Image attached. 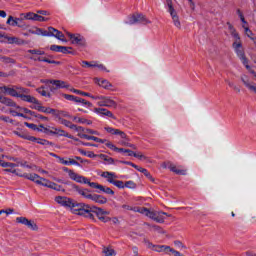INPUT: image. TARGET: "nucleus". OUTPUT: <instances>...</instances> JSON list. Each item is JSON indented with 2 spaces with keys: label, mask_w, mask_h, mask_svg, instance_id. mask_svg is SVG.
<instances>
[{
  "label": "nucleus",
  "mask_w": 256,
  "mask_h": 256,
  "mask_svg": "<svg viewBox=\"0 0 256 256\" xmlns=\"http://www.w3.org/2000/svg\"><path fill=\"white\" fill-rule=\"evenodd\" d=\"M84 139H87V141H95L96 143H106L107 142L106 139H101V138H98L95 136H89V135L84 136Z\"/></svg>",
  "instance_id": "31"
},
{
  "label": "nucleus",
  "mask_w": 256,
  "mask_h": 256,
  "mask_svg": "<svg viewBox=\"0 0 256 256\" xmlns=\"http://www.w3.org/2000/svg\"><path fill=\"white\" fill-rule=\"evenodd\" d=\"M27 53H30V55L36 57V55H45V51L41 50V49H32V50H28Z\"/></svg>",
  "instance_id": "33"
},
{
  "label": "nucleus",
  "mask_w": 256,
  "mask_h": 256,
  "mask_svg": "<svg viewBox=\"0 0 256 256\" xmlns=\"http://www.w3.org/2000/svg\"><path fill=\"white\" fill-rule=\"evenodd\" d=\"M82 67H95V61H92V62L82 61Z\"/></svg>",
  "instance_id": "53"
},
{
  "label": "nucleus",
  "mask_w": 256,
  "mask_h": 256,
  "mask_svg": "<svg viewBox=\"0 0 256 256\" xmlns=\"http://www.w3.org/2000/svg\"><path fill=\"white\" fill-rule=\"evenodd\" d=\"M6 159H9V161H14L16 163H14L15 165H18L20 167H25V165H27V162H23L21 161L19 158H15V157H11V156H6Z\"/></svg>",
  "instance_id": "30"
},
{
  "label": "nucleus",
  "mask_w": 256,
  "mask_h": 256,
  "mask_svg": "<svg viewBox=\"0 0 256 256\" xmlns=\"http://www.w3.org/2000/svg\"><path fill=\"white\" fill-rule=\"evenodd\" d=\"M175 251V249L171 248L170 246H165L164 247V252L165 253H173Z\"/></svg>",
  "instance_id": "62"
},
{
  "label": "nucleus",
  "mask_w": 256,
  "mask_h": 256,
  "mask_svg": "<svg viewBox=\"0 0 256 256\" xmlns=\"http://www.w3.org/2000/svg\"><path fill=\"white\" fill-rule=\"evenodd\" d=\"M48 31L50 33V37H55V35H57L59 30H57V29H55L53 27H48Z\"/></svg>",
  "instance_id": "52"
},
{
  "label": "nucleus",
  "mask_w": 256,
  "mask_h": 256,
  "mask_svg": "<svg viewBox=\"0 0 256 256\" xmlns=\"http://www.w3.org/2000/svg\"><path fill=\"white\" fill-rule=\"evenodd\" d=\"M85 133H86V135H87V133H88L89 135H101L98 131L93 130V129H89V128H86Z\"/></svg>",
  "instance_id": "55"
},
{
  "label": "nucleus",
  "mask_w": 256,
  "mask_h": 256,
  "mask_svg": "<svg viewBox=\"0 0 256 256\" xmlns=\"http://www.w3.org/2000/svg\"><path fill=\"white\" fill-rule=\"evenodd\" d=\"M37 92L42 95V97H50V94L45 91V88L44 87H40L37 89Z\"/></svg>",
  "instance_id": "43"
},
{
  "label": "nucleus",
  "mask_w": 256,
  "mask_h": 256,
  "mask_svg": "<svg viewBox=\"0 0 256 256\" xmlns=\"http://www.w3.org/2000/svg\"><path fill=\"white\" fill-rule=\"evenodd\" d=\"M71 91H72V93H76V95H82L84 97H91L90 93L83 92V91L78 90V89H72Z\"/></svg>",
  "instance_id": "40"
},
{
  "label": "nucleus",
  "mask_w": 256,
  "mask_h": 256,
  "mask_svg": "<svg viewBox=\"0 0 256 256\" xmlns=\"http://www.w3.org/2000/svg\"><path fill=\"white\" fill-rule=\"evenodd\" d=\"M155 251H157L158 253H161L162 251H165V245L156 246Z\"/></svg>",
  "instance_id": "61"
},
{
  "label": "nucleus",
  "mask_w": 256,
  "mask_h": 256,
  "mask_svg": "<svg viewBox=\"0 0 256 256\" xmlns=\"http://www.w3.org/2000/svg\"><path fill=\"white\" fill-rule=\"evenodd\" d=\"M124 187H127L128 189H135V187H137V185L133 181H127L125 183Z\"/></svg>",
  "instance_id": "49"
},
{
  "label": "nucleus",
  "mask_w": 256,
  "mask_h": 256,
  "mask_svg": "<svg viewBox=\"0 0 256 256\" xmlns=\"http://www.w3.org/2000/svg\"><path fill=\"white\" fill-rule=\"evenodd\" d=\"M33 103V109H36V111H39V109H41V103L39 102V100L36 99V102H32Z\"/></svg>",
  "instance_id": "58"
},
{
  "label": "nucleus",
  "mask_w": 256,
  "mask_h": 256,
  "mask_svg": "<svg viewBox=\"0 0 256 256\" xmlns=\"http://www.w3.org/2000/svg\"><path fill=\"white\" fill-rule=\"evenodd\" d=\"M69 177L70 179H72V181H76V183H88L87 178H85V176H81L77 173H75V171H69Z\"/></svg>",
  "instance_id": "17"
},
{
  "label": "nucleus",
  "mask_w": 256,
  "mask_h": 256,
  "mask_svg": "<svg viewBox=\"0 0 256 256\" xmlns=\"http://www.w3.org/2000/svg\"><path fill=\"white\" fill-rule=\"evenodd\" d=\"M94 81L99 87H103V89H111V87H113V84L105 79L94 78Z\"/></svg>",
  "instance_id": "23"
},
{
  "label": "nucleus",
  "mask_w": 256,
  "mask_h": 256,
  "mask_svg": "<svg viewBox=\"0 0 256 256\" xmlns=\"http://www.w3.org/2000/svg\"><path fill=\"white\" fill-rule=\"evenodd\" d=\"M58 160L62 165H79V162L73 158H68L65 160V158L58 157Z\"/></svg>",
  "instance_id": "27"
},
{
  "label": "nucleus",
  "mask_w": 256,
  "mask_h": 256,
  "mask_svg": "<svg viewBox=\"0 0 256 256\" xmlns=\"http://www.w3.org/2000/svg\"><path fill=\"white\" fill-rule=\"evenodd\" d=\"M0 103H2V105H6V107H13L14 109H16V111H24L25 113L29 112V110L19 107L17 103H15V101L5 96H2V98H0Z\"/></svg>",
  "instance_id": "13"
},
{
  "label": "nucleus",
  "mask_w": 256,
  "mask_h": 256,
  "mask_svg": "<svg viewBox=\"0 0 256 256\" xmlns=\"http://www.w3.org/2000/svg\"><path fill=\"white\" fill-rule=\"evenodd\" d=\"M118 152L119 153H128L129 157H133V155H135V152H133L132 150H129V149L119 148Z\"/></svg>",
  "instance_id": "44"
},
{
  "label": "nucleus",
  "mask_w": 256,
  "mask_h": 256,
  "mask_svg": "<svg viewBox=\"0 0 256 256\" xmlns=\"http://www.w3.org/2000/svg\"><path fill=\"white\" fill-rule=\"evenodd\" d=\"M95 213L100 221L107 223L111 221V218L105 217L104 215H109V211H105L102 208L91 206L89 204H84L82 212L80 213L81 217H87L88 219H95L93 215Z\"/></svg>",
  "instance_id": "2"
},
{
  "label": "nucleus",
  "mask_w": 256,
  "mask_h": 256,
  "mask_svg": "<svg viewBox=\"0 0 256 256\" xmlns=\"http://www.w3.org/2000/svg\"><path fill=\"white\" fill-rule=\"evenodd\" d=\"M132 157H136L137 159H140V160L147 159V156L143 155V153L141 152H138V153L134 152Z\"/></svg>",
  "instance_id": "50"
},
{
  "label": "nucleus",
  "mask_w": 256,
  "mask_h": 256,
  "mask_svg": "<svg viewBox=\"0 0 256 256\" xmlns=\"http://www.w3.org/2000/svg\"><path fill=\"white\" fill-rule=\"evenodd\" d=\"M1 167H10V169H13L15 167H19V164L11 163V162H0Z\"/></svg>",
  "instance_id": "37"
},
{
  "label": "nucleus",
  "mask_w": 256,
  "mask_h": 256,
  "mask_svg": "<svg viewBox=\"0 0 256 256\" xmlns=\"http://www.w3.org/2000/svg\"><path fill=\"white\" fill-rule=\"evenodd\" d=\"M228 29L234 38V42L232 44V47L239 57L240 61L242 63L247 64V57L245 56V50L243 49V44L241 43V37L239 36V33H237V30L234 29L233 25L231 23H227Z\"/></svg>",
  "instance_id": "3"
},
{
  "label": "nucleus",
  "mask_w": 256,
  "mask_h": 256,
  "mask_svg": "<svg viewBox=\"0 0 256 256\" xmlns=\"http://www.w3.org/2000/svg\"><path fill=\"white\" fill-rule=\"evenodd\" d=\"M128 25H135V23H143L144 25H147V23H151V21L147 20V17L143 14H133L129 17Z\"/></svg>",
  "instance_id": "11"
},
{
  "label": "nucleus",
  "mask_w": 256,
  "mask_h": 256,
  "mask_svg": "<svg viewBox=\"0 0 256 256\" xmlns=\"http://www.w3.org/2000/svg\"><path fill=\"white\" fill-rule=\"evenodd\" d=\"M62 46L59 45H51L50 51H55L56 53H61Z\"/></svg>",
  "instance_id": "48"
},
{
  "label": "nucleus",
  "mask_w": 256,
  "mask_h": 256,
  "mask_svg": "<svg viewBox=\"0 0 256 256\" xmlns=\"http://www.w3.org/2000/svg\"><path fill=\"white\" fill-rule=\"evenodd\" d=\"M73 121H75V123L85 124L86 119H85V118H81V117L74 116V117H73Z\"/></svg>",
  "instance_id": "51"
},
{
  "label": "nucleus",
  "mask_w": 256,
  "mask_h": 256,
  "mask_svg": "<svg viewBox=\"0 0 256 256\" xmlns=\"http://www.w3.org/2000/svg\"><path fill=\"white\" fill-rule=\"evenodd\" d=\"M0 91L4 95H9L10 97H19L21 93H29V89L19 85H2L0 86Z\"/></svg>",
  "instance_id": "5"
},
{
  "label": "nucleus",
  "mask_w": 256,
  "mask_h": 256,
  "mask_svg": "<svg viewBox=\"0 0 256 256\" xmlns=\"http://www.w3.org/2000/svg\"><path fill=\"white\" fill-rule=\"evenodd\" d=\"M69 49H71V47L62 46L60 53H64V54L71 53L69 52Z\"/></svg>",
  "instance_id": "60"
},
{
  "label": "nucleus",
  "mask_w": 256,
  "mask_h": 256,
  "mask_svg": "<svg viewBox=\"0 0 256 256\" xmlns=\"http://www.w3.org/2000/svg\"><path fill=\"white\" fill-rule=\"evenodd\" d=\"M14 135H17V137H20L21 139H26L27 141H37V138L30 136L27 134V132L23 130H15L13 131Z\"/></svg>",
  "instance_id": "18"
},
{
  "label": "nucleus",
  "mask_w": 256,
  "mask_h": 256,
  "mask_svg": "<svg viewBox=\"0 0 256 256\" xmlns=\"http://www.w3.org/2000/svg\"><path fill=\"white\" fill-rule=\"evenodd\" d=\"M40 131L41 133H45L46 135H59V137H68V139H73V136L65 130H62L60 128H55L53 126H44L43 124H40Z\"/></svg>",
  "instance_id": "6"
},
{
  "label": "nucleus",
  "mask_w": 256,
  "mask_h": 256,
  "mask_svg": "<svg viewBox=\"0 0 256 256\" xmlns=\"http://www.w3.org/2000/svg\"><path fill=\"white\" fill-rule=\"evenodd\" d=\"M102 253L104 256H115L117 253L115 252V249H113L111 246L104 247L102 250Z\"/></svg>",
  "instance_id": "29"
},
{
  "label": "nucleus",
  "mask_w": 256,
  "mask_h": 256,
  "mask_svg": "<svg viewBox=\"0 0 256 256\" xmlns=\"http://www.w3.org/2000/svg\"><path fill=\"white\" fill-rule=\"evenodd\" d=\"M105 131L109 133L110 135H119L121 139H127V134L119 129H115L109 126L104 127Z\"/></svg>",
  "instance_id": "15"
},
{
  "label": "nucleus",
  "mask_w": 256,
  "mask_h": 256,
  "mask_svg": "<svg viewBox=\"0 0 256 256\" xmlns=\"http://www.w3.org/2000/svg\"><path fill=\"white\" fill-rule=\"evenodd\" d=\"M163 215L171 217V215L167 214L166 212H155L151 210L148 212L149 219L156 221V223H165V217H163Z\"/></svg>",
  "instance_id": "12"
},
{
  "label": "nucleus",
  "mask_w": 256,
  "mask_h": 256,
  "mask_svg": "<svg viewBox=\"0 0 256 256\" xmlns=\"http://www.w3.org/2000/svg\"><path fill=\"white\" fill-rule=\"evenodd\" d=\"M100 191H102V193H106V195H115V191H113L111 188L107 186L101 185Z\"/></svg>",
  "instance_id": "34"
},
{
  "label": "nucleus",
  "mask_w": 256,
  "mask_h": 256,
  "mask_svg": "<svg viewBox=\"0 0 256 256\" xmlns=\"http://www.w3.org/2000/svg\"><path fill=\"white\" fill-rule=\"evenodd\" d=\"M247 76H241V81L243 83V85H245V87H247V89H249V91H251V93H254L256 95V84L255 82H249V79L246 78Z\"/></svg>",
  "instance_id": "16"
},
{
  "label": "nucleus",
  "mask_w": 256,
  "mask_h": 256,
  "mask_svg": "<svg viewBox=\"0 0 256 256\" xmlns=\"http://www.w3.org/2000/svg\"><path fill=\"white\" fill-rule=\"evenodd\" d=\"M5 43H9V45H25V40L15 36H6Z\"/></svg>",
  "instance_id": "20"
},
{
  "label": "nucleus",
  "mask_w": 256,
  "mask_h": 256,
  "mask_svg": "<svg viewBox=\"0 0 256 256\" xmlns=\"http://www.w3.org/2000/svg\"><path fill=\"white\" fill-rule=\"evenodd\" d=\"M33 15H34L33 12L26 13V20L33 21Z\"/></svg>",
  "instance_id": "64"
},
{
  "label": "nucleus",
  "mask_w": 256,
  "mask_h": 256,
  "mask_svg": "<svg viewBox=\"0 0 256 256\" xmlns=\"http://www.w3.org/2000/svg\"><path fill=\"white\" fill-rule=\"evenodd\" d=\"M243 28L245 30V35H247V37H249L252 41H255V38L252 37L253 32L249 29V27L243 26Z\"/></svg>",
  "instance_id": "42"
},
{
  "label": "nucleus",
  "mask_w": 256,
  "mask_h": 256,
  "mask_svg": "<svg viewBox=\"0 0 256 256\" xmlns=\"http://www.w3.org/2000/svg\"><path fill=\"white\" fill-rule=\"evenodd\" d=\"M140 173H143V175H145V177H147V179L152 181V183L155 182V178H153V176L151 175V173H149V171H147V169H145V168L140 169Z\"/></svg>",
  "instance_id": "35"
},
{
  "label": "nucleus",
  "mask_w": 256,
  "mask_h": 256,
  "mask_svg": "<svg viewBox=\"0 0 256 256\" xmlns=\"http://www.w3.org/2000/svg\"><path fill=\"white\" fill-rule=\"evenodd\" d=\"M94 113H97L98 115H102L104 117H110V119H116L115 115H113V112L105 108H94Z\"/></svg>",
  "instance_id": "21"
},
{
  "label": "nucleus",
  "mask_w": 256,
  "mask_h": 256,
  "mask_svg": "<svg viewBox=\"0 0 256 256\" xmlns=\"http://www.w3.org/2000/svg\"><path fill=\"white\" fill-rule=\"evenodd\" d=\"M30 59L32 60V61H43V62H45V60H43V59H47V58H45V57H41V56H39V57H37V56H30Z\"/></svg>",
  "instance_id": "57"
},
{
  "label": "nucleus",
  "mask_w": 256,
  "mask_h": 256,
  "mask_svg": "<svg viewBox=\"0 0 256 256\" xmlns=\"http://www.w3.org/2000/svg\"><path fill=\"white\" fill-rule=\"evenodd\" d=\"M150 227L153 231H156V233L165 234V230H163V228H161V226L154 225V226H150Z\"/></svg>",
  "instance_id": "45"
},
{
  "label": "nucleus",
  "mask_w": 256,
  "mask_h": 256,
  "mask_svg": "<svg viewBox=\"0 0 256 256\" xmlns=\"http://www.w3.org/2000/svg\"><path fill=\"white\" fill-rule=\"evenodd\" d=\"M63 97L66 98L67 101H74L75 99L74 95H69V94H64Z\"/></svg>",
  "instance_id": "63"
},
{
  "label": "nucleus",
  "mask_w": 256,
  "mask_h": 256,
  "mask_svg": "<svg viewBox=\"0 0 256 256\" xmlns=\"http://www.w3.org/2000/svg\"><path fill=\"white\" fill-rule=\"evenodd\" d=\"M66 35H68L74 45H85V38L80 34H71L70 32H66Z\"/></svg>",
  "instance_id": "14"
},
{
  "label": "nucleus",
  "mask_w": 256,
  "mask_h": 256,
  "mask_svg": "<svg viewBox=\"0 0 256 256\" xmlns=\"http://www.w3.org/2000/svg\"><path fill=\"white\" fill-rule=\"evenodd\" d=\"M42 83H46V85H48V83L54 85L50 87V91H55L57 89H67V87H69V84L62 80H42Z\"/></svg>",
  "instance_id": "8"
},
{
  "label": "nucleus",
  "mask_w": 256,
  "mask_h": 256,
  "mask_svg": "<svg viewBox=\"0 0 256 256\" xmlns=\"http://www.w3.org/2000/svg\"><path fill=\"white\" fill-rule=\"evenodd\" d=\"M55 201L59 205H62V207H69L74 215H81L83 207L85 206V203L75 202L71 198L63 196H56Z\"/></svg>",
  "instance_id": "4"
},
{
  "label": "nucleus",
  "mask_w": 256,
  "mask_h": 256,
  "mask_svg": "<svg viewBox=\"0 0 256 256\" xmlns=\"http://www.w3.org/2000/svg\"><path fill=\"white\" fill-rule=\"evenodd\" d=\"M98 99V107H111L113 109H117V102L111 99V97L100 96Z\"/></svg>",
  "instance_id": "9"
},
{
  "label": "nucleus",
  "mask_w": 256,
  "mask_h": 256,
  "mask_svg": "<svg viewBox=\"0 0 256 256\" xmlns=\"http://www.w3.org/2000/svg\"><path fill=\"white\" fill-rule=\"evenodd\" d=\"M101 177H103L104 179H107L108 183H113L115 181V179H117V175L113 172H103L101 174Z\"/></svg>",
  "instance_id": "25"
},
{
  "label": "nucleus",
  "mask_w": 256,
  "mask_h": 256,
  "mask_svg": "<svg viewBox=\"0 0 256 256\" xmlns=\"http://www.w3.org/2000/svg\"><path fill=\"white\" fill-rule=\"evenodd\" d=\"M24 125H26V127H29V129H32L33 131H43V129H40V126H37L35 124L25 122Z\"/></svg>",
  "instance_id": "38"
},
{
  "label": "nucleus",
  "mask_w": 256,
  "mask_h": 256,
  "mask_svg": "<svg viewBox=\"0 0 256 256\" xmlns=\"http://www.w3.org/2000/svg\"><path fill=\"white\" fill-rule=\"evenodd\" d=\"M73 189L76 191V193L84 197V199H90L91 192L89 191V189H82L77 185H73Z\"/></svg>",
  "instance_id": "22"
},
{
  "label": "nucleus",
  "mask_w": 256,
  "mask_h": 256,
  "mask_svg": "<svg viewBox=\"0 0 256 256\" xmlns=\"http://www.w3.org/2000/svg\"><path fill=\"white\" fill-rule=\"evenodd\" d=\"M167 5L168 12L171 15L174 26L177 27V29H181V20L179 19V14H177V11L175 10V8H173V2L171 0H168Z\"/></svg>",
  "instance_id": "7"
},
{
  "label": "nucleus",
  "mask_w": 256,
  "mask_h": 256,
  "mask_svg": "<svg viewBox=\"0 0 256 256\" xmlns=\"http://www.w3.org/2000/svg\"><path fill=\"white\" fill-rule=\"evenodd\" d=\"M112 185H115V187H118V189H124L125 184L121 180H114Z\"/></svg>",
  "instance_id": "41"
},
{
  "label": "nucleus",
  "mask_w": 256,
  "mask_h": 256,
  "mask_svg": "<svg viewBox=\"0 0 256 256\" xmlns=\"http://www.w3.org/2000/svg\"><path fill=\"white\" fill-rule=\"evenodd\" d=\"M8 173H14L15 175H18L19 177H24V179H28L29 181H33V183H36L37 185H42V187H48V189H54V191H62L61 185H58L55 182H51V180H47L38 174L32 173H24L19 174L16 169H5Z\"/></svg>",
  "instance_id": "1"
},
{
  "label": "nucleus",
  "mask_w": 256,
  "mask_h": 256,
  "mask_svg": "<svg viewBox=\"0 0 256 256\" xmlns=\"http://www.w3.org/2000/svg\"><path fill=\"white\" fill-rule=\"evenodd\" d=\"M0 121H4V123H13V119H10L9 116L0 115Z\"/></svg>",
  "instance_id": "47"
},
{
  "label": "nucleus",
  "mask_w": 256,
  "mask_h": 256,
  "mask_svg": "<svg viewBox=\"0 0 256 256\" xmlns=\"http://www.w3.org/2000/svg\"><path fill=\"white\" fill-rule=\"evenodd\" d=\"M106 147L112 149V151H119V148L115 146L113 143L106 140Z\"/></svg>",
  "instance_id": "46"
},
{
  "label": "nucleus",
  "mask_w": 256,
  "mask_h": 256,
  "mask_svg": "<svg viewBox=\"0 0 256 256\" xmlns=\"http://www.w3.org/2000/svg\"><path fill=\"white\" fill-rule=\"evenodd\" d=\"M89 200L98 203V205H105L107 203V198L98 194H90Z\"/></svg>",
  "instance_id": "19"
},
{
  "label": "nucleus",
  "mask_w": 256,
  "mask_h": 256,
  "mask_svg": "<svg viewBox=\"0 0 256 256\" xmlns=\"http://www.w3.org/2000/svg\"><path fill=\"white\" fill-rule=\"evenodd\" d=\"M16 223H20L21 225H25L28 227V229H31L32 231H39V226H37V223L33 220H29L26 217H17Z\"/></svg>",
  "instance_id": "10"
},
{
  "label": "nucleus",
  "mask_w": 256,
  "mask_h": 256,
  "mask_svg": "<svg viewBox=\"0 0 256 256\" xmlns=\"http://www.w3.org/2000/svg\"><path fill=\"white\" fill-rule=\"evenodd\" d=\"M168 165H169L170 171H172L173 173H176V175H187V170L179 169L173 163L168 162Z\"/></svg>",
  "instance_id": "26"
},
{
  "label": "nucleus",
  "mask_w": 256,
  "mask_h": 256,
  "mask_svg": "<svg viewBox=\"0 0 256 256\" xmlns=\"http://www.w3.org/2000/svg\"><path fill=\"white\" fill-rule=\"evenodd\" d=\"M56 39H59V41H63L64 43H67V40L65 39V35L63 32L58 30V33L54 34Z\"/></svg>",
  "instance_id": "39"
},
{
  "label": "nucleus",
  "mask_w": 256,
  "mask_h": 256,
  "mask_svg": "<svg viewBox=\"0 0 256 256\" xmlns=\"http://www.w3.org/2000/svg\"><path fill=\"white\" fill-rule=\"evenodd\" d=\"M149 209L145 208V207H141L140 213L141 215H145L146 217H148L149 215Z\"/></svg>",
  "instance_id": "59"
},
{
  "label": "nucleus",
  "mask_w": 256,
  "mask_h": 256,
  "mask_svg": "<svg viewBox=\"0 0 256 256\" xmlns=\"http://www.w3.org/2000/svg\"><path fill=\"white\" fill-rule=\"evenodd\" d=\"M42 61H44V63H50L52 65H61V62L59 61H54V60H49L48 58L43 59Z\"/></svg>",
  "instance_id": "56"
},
{
  "label": "nucleus",
  "mask_w": 256,
  "mask_h": 256,
  "mask_svg": "<svg viewBox=\"0 0 256 256\" xmlns=\"http://www.w3.org/2000/svg\"><path fill=\"white\" fill-rule=\"evenodd\" d=\"M88 182H84L85 185H89V187H92V189H101V184L97 182H91L89 179H87Z\"/></svg>",
  "instance_id": "36"
},
{
  "label": "nucleus",
  "mask_w": 256,
  "mask_h": 256,
  "mask_svg": "<svg viewBox=\"0 0 256 256\" xmlns=\"http://www.w3.org/2000/svg\"><path fill=\"white\" fill-rule=\"evenodd\" d=\"M21 19L20 18H13V16H9L7 20L8 25H12V27H21Z\"/></svg>",
  "instance_id": "28"
},
{
  "label": "nucleus",
  "mask_w": 256,
  "mask_h": 256,
  "mask_svg": "<svg viewBox=\"0 0 256 256\" xmlns=\"http://www.w3.org/2000/svg\"><path fill=\"white\" fill-rule=\"evenodd\" d=\"M22 101H27V103H37V98L29 95V93H20L18 96Z\"/></svg>",
  "instance_id": "24"
},
{
  "label": "nucleus",
  "mask_w": 256,
  "mask_h": 256,
  "mask_svg": "<svg viewBox=\"0 0 256 256\" xmlns=\"http://www.w3.org/2000/svg\"><path fill=\"white\" fill-rule=\"evenodd\" d=\"M86 129L79 126L78 128H76V133H78V137H80V139H85V137H87V134L85 133Z\"/></svg>",
  "instance_id": "32"
},
{
  "label": "nucleus",
  "mask_w": 256,
  "mask_h": 256,
  "mask_svg": "<svg viewBox=\"0 0 256 256\" xmlns=\"http://www.w3.org/2000/svg\"><path fill=\"white\" fill-rule=\"evenodd\" d=\"M34 141H37V143H38L39 145H49V144H50L49 141H47V140H45V139H40V138H36V140H34Z\"/></svg>",
  "instance_id": "54"
}]
</instances>
